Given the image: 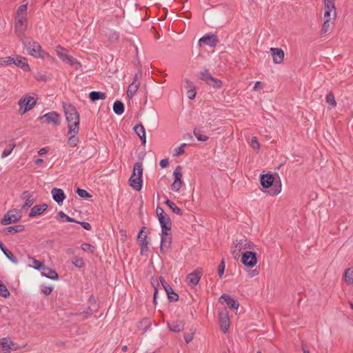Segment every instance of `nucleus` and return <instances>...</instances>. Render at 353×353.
<instances>
[{
	"label": "nucleus",
	"mask_w": 353,
	"mask_h": 353,
	"mask_svg": "<svg viewBox=\"0 0 353 353\" xmlns=\"http://www.w3.org/2000/svg\"><path fill=\"white\" fill-rule=\"evenodd\" d=\"M201 276L202 271L201 269H197L196 271L188 274L186 278L188 285L192 288H194L199 283Z\"/></svg>",
	"instance_id": "nucleus-12"
},
{
	"label": "nucleus",
	"mask_w": 353,
	"mask_h": 353,
	"mask_svg": "<svg viewBox=\"0 0 353 353\" xmlns=\"http://www.w3.org/2000/svg\"><path fill=\"white\" fill-rule=\"evenodd\" d=\"M206 83L215 89L220 88L222 86V81L213 77H212V79Z\"/></svg>",
	"instance_id": "nucleus-41"
},
{
	"label": "nucleus",
	"mask_w": 353,
	"mask_h": 353,
	"mask_svg": "<svg viewBox=\"0 0 353 353\" xmlns=\"http://www.w3.org/2000/svg\"><path fill=\"white\" fill-rule=\"evenodd\" d=\"M142 182V178L137 177L134 173H132L128 181L129 185L137 191L141 190Z\"/></svg>",
	"instance_id": "nucleus-19"
},
{
	"label": "nucleus",
	"mask_w": 353,
	"mask_h": 353,
	"mask_svg": "<svg viewBox=\"0 0 353 353\" xmlns=\"http://www.w3.org/2000/svg\"><path fill=\"white\" fill-rule=\"evenodd\" d=\"M332 25L333 21L332 20H325L321 28V34H325L328 31H330Z\"/></svg>",
	"instance_id": "nucleus-38"
},
{
	"label": "nucleus",
	"mask_w": 353,
	"mask_h": 353,
	"mask_svg": "<svg viewBox=\"0 0 353 353\" xmlns=\"http://www.w3.org/2000/svg\"><path fill=\"white\" fill-rule=\"evenodd\" d=\"M194 334V333L193 332L185 334L184 340L187 343H190L193 339Z\"/></svg>",
	"instance_id": "nucleus-58"
},
{
	"label": "nucleus",
	"mask_w": 353,
	"mask_h": 353,
	"mask_svg": "<svg viewBox=\"0 0 353 353\" xmlns=\"http://www.w3.org/2000/svg\"><path fill=\"white\" fill-rule=\"evenodd\" d=\"M14 58H12L11 57H6L0 59V64L1 65H10L12 63H14Z\"/></svg>",
	"instance_id": "nucleus-51"
},
{
	"label": "nucleus",
	"mask_w": 353,
	"mask_h": 353,
	"mask_svg": "<svg viewBox=\"0 0 353 353\" xmlns=\"http://www.w3.org/2000/svg\"><path fill=\"white\" fill-rule=\"evenodd\" d=\"M78 133L72 132L71 134L68 132V144L71 147H75L79 143V137L77 136Z\"/></svg>",
	"instance_id": "nucleus-32"
},
{
	"label": "nucleus",
	"mask_w": 353,
	"mask_h": 353,
	"mask_svg": "<svg viewBox=\"0 0 353 353\" xmlns=\"http://www.w3.org/2000/svg\"><path fill=\"white\" fill-rule=\"evenodd\" d=\"M57 56L60 59H61L63 61L66 62L67 63L70 64V65H74V64L77 63L78 61L76 59L73 58L72 57L68 55L67 54V51L65 48H62L60 46H58L57 47Z\"/></svg>",
	"instance_id": "nucleus-11"
},
{
	"label": "nucleus",
	"mask_w": 353,
	"mask_h": 353,
	"mask_svg": "<svg viewBox=\"0 0 353 353\" xmlns=\"http://www.w3.org/2000/svg\"><path fill=\"white\" fill-rule=\"evenodd\" d=\"M76 193L81 198L88 199L92 197V195L88 193L86 190L81 189L80 188H77L76 190Z\"/></svg>",
	"instance_id": "nucleus-44"
},
{
	"label": "nucleus",
	"mask_w": 353,
	"mask_h": 353,
	"mask_svg": "<svg viewBox=\"0 0 353 353\" xmlns=\"http://www.w3.org/2000/svg\"><path fill=\"white\" fill-rule=\"evenodd\" d=\"M92 314V310L90 307H88L85 311L80 312L79 315H85V316L83 317V319H85L88 316H91Z\"/></svg>",
	"instance_id": "nucleus-57"
},
{
	"label": "nucleus",
	"mask_w": 353,
	"mask_h": 353,
	"mask_svg": "<svg viewBox=\"0 0 353 353\" xmlns=\"http://www.w3.org/2000/svg\"><path fill=\"white\" fill-rule=\"evenodd\" d=\"M193 134L199 141L205 142L209 139L208 136L202 134L201 130L198 128L194 129Z\"/></svg>",
	"instance_id": "nucleus-35"
},
{
	"label": "nucleus",
	"mask_w": 353,
	"mask_h": 353,
	"mask_svg": "<svg viewBox=\"0 0 353 353\" xmlns=\"http://www.w3.org/2000/svg\"><path fill=\"white\" fill-rule=\"evenodd\" d=\"M21 199H25V203L21 207L22 210H24L26 208H28L32 205V204L34 203V199L33 198L32 195L30 194V193L28 191H24L21 194Z\"/></svg>",
	"instance_id": "nucleus-21"
},
{
	"label": "nucleus",
	"mask_w": 353,
	"mask_h": 353,
	"mask_svg": "<svg viewBox=\"0 0 353 353\" xmlns=\"http://www.w3.org/2000/svg\"><path fill=\"white\" fill-rule=\"evenodd\" d=\"M147 232L148 230L145 227H143L141 228L140 232L138 234L137 239L139 241V243H148L147 239Z\"/></svg>",
	"instance_id": "nucleus-36"
},
{
	"label": "nucleus",
	"mask_w": 353,
	"mask_h": 353,
	"mask_svg": "<svg viewBox=\"0 0 353 353\" xmlns=\"http://www.w3.org/2000/svg\"><path fill=\"white\" fill-rule=\"evenodd\" d=\"M0 248L6 257L13 263L17 264L18 263L17 259L14 256L12 252L9 250L6 247L4 246V244H0Z\"/></svg>",
	"instance_id": "nucleus-31"
},
{
	"label": "nucleus",
	"mask_w": 353,
	"mask_h": 353,
	"mask_svg": "<svg viewBox=\"0 0 353 353\" xmlns=\"http://www.w3.org/2000/svg\"><path fill=\"white\" fill-rule=\"evenodd\" d=\"M224 270H225V262L223 260H222L218 266V274L220 277H221L223 275Z\"/></svg>",
	"instance_id": "nucleus-55"
},
{
	"label": "nucleus",
	"mask_w": 353,
	"mask_h": 353,
	"mask_svg": "<svg viewBox=\"0 0 353 353\" xmlns=\"http://www.w3.org/2000/svg\"><path fill=\"white\" fill-rule=\"evenodd\" d=\"M41 291L44 294L49 295L52 292V288L51 286H43Z\"/></svg>",
	"instance_id": "nucleus-59"
},
{
	"label": "nucleus",
	"mask_w": 353,
	"mask_h": 353,
	"mask_svg": "<svg viewBox=\"0 0 353 353\" xmlns=\"http://www.w3.org/2000/svg\"><path fill=\"white\" fill-rule=\"evenodd\" d=\"M325 11H329L332 13V19L334 20L336 17V10L334 6V0H324Z\"/></svg>",
	"instance_id": "nucleus-25"
},
{
	"label": "nucleus",
	"mask_w": 353,
	"mask_h": 353,
	"mask_svg": "<svg viewBox=\"0 0 353 353\" xmlns=\"http://www.w3.org/2000/svg\"><path fill=\"white\" fill-rule=\"evenodd\" d=\"M161 227V238L160 243H171V220L167 214L158 216Z\"/></svg>",
	"instance_id": "nucleus-2"
},
{
	"label": "nucleus",
	"mask_w": 353,
	"mask_h": 353,
	"mask_svg": "<svg viewBox=\"0 0 353 353\" xmlns=\"http://www.w3.org/2000/svg\"><path fill=\"white\" fill-rule=\"evenodd\" d=\"M139 82H132L129 85L126 92L128 98L132 99L135 95L139 89Z\"/></svg>",
	"instance_id": "nucleus-29"
},
{
	"label": "nucleus",
	"mask_w": 353,
	"mask_h": 353,
	"mask_svg": "<svg viewBox=\"0 0 353 353\" xmlns=\"http://www.w3.org/2000/svg\"><path fill=\"white\" fill-rule=\"evenodd\" d=\"M16 147V143L12 141L10 144H9V148H6L2 154H1V158H5L6 157H8V155H10L12 152V151L13 150V149Z\"/></svg>",
	"instance_id": "nucleus-45"
},
{
	"label": "nucleus",
	"mask_w": 353,
	"mask_h": 353,
	"mask_svg": "<svg viewBox=\"0 0 353 353\" xmlns=\"http://www.w3.org/2000/svg\"><path fill=\"white\" fill-rule=\"evenodd\" d=\"M260 181H261V185L264 188H270V190L268 191V192L270 195L274 196L281 192V184L280 182H279V184H278V185L273 184L274 181V178L272 174H261Z\"/></svg>",
	"instance_id": "nucleus-3"
},
{
	"label": "nucleus",
	"mask_w": 353,
	"mask_h": 353,
	"mask_svg": "<svg viewBox=\"0 0 353 353\" xmlns=\"http://www.w3.org/2000/svg\"><path fill=\"white\" fill-rule=\"evenodd\" d=\"M165 203L172 210L174 213L179 215H182V210L170 199H167L166 201H165Z\"/></svg>",
	"instance_id": "nucleus-34"
},
{
	"label": "nucleus",
	"mask_w": 353,
	"mask_h": 353,
	"mask_svg": "<svg viewBox=\"0 0 353 353\" xmlns=\"http://www.w3.org/2000/svg\"><path fill=\"white\" fill-rule=\"evenodd\" d=\"M344 277L347 283L351 284L353 283V269L348 268L345 271Z\"/></svg>",
	"instance_id": "nucleus-42"
},
{
	"label": "nucleus",
	"mask_w": 353,
	"mask_h": 353,
	"mask_svg": "<svg viewBox=\"0 0 353 353\" xmlns=\"http://www.w3.org/2000/svg\"><path fill=\"white\" fill-rule=\"evenodd\" d=\"M10 293L5 284L0 281V296L7 298L10 296Z\"/></svg>",
	"instance_id": "nucleus-46"
},
{
	"label": "nucleus",
	"mask_w": 353,
	"mask_h": 353,
	"mask_svg": "<svg viewBox=\"0 0 353 353\" xmlns=\"http://www.w3.org/2000/svg\"><path fill=\"white\" fill-rule=\"evenodd\" d=\"M120 236H121L120 240L121 241H128V237H127L126 232L125 230H120Z\"/></svg>",
	"instance_id": "nucleus-63"
},
{
	"label": "nucleus",
	"mask_w": 353,
	"mask_h": 353,
	"mask_svg": "<svg viewBox=\"0 0 353 353\" xmlns=\"http://www.w3.org/2000/svg\"><path fill=\"white\" fill-rule=\"evenodd\" d=\"M187 145L186 143H182L179 147L176 148L174 150V156H179L184 153L183 148Z\"/></svg>",
	"instance_id": "nucleus-52"
},
{
	"label": "nucleus",
	"mask_w": 353,
	"mask_h": 353,
	"mask_svg": "<svg viewBox=\"0 0 353 353\" xmlns=\"http://www.w3.org/2000/svg\"><path fill=\"white\" fill-rule=\"evenodd\" d=\"M17 345L9 337L0 339V352L2 353H10L12 350H16Z\"/></svg>",
	"instance_id": "nucleus-8"
},
{
	"label": "nucleus",
	"mask_w": 353,
	"mask_h": 353,
	"mask_svg": "<svg viewBox=\"0 0 353 353\" xmlns=\"http://www.w3.org/2000/svg\"><path fill=\"white\" fill-rule=\"evenodd\" d=\"M89 98L92 102L104 100L106 98V94L100 91H92L89 94Z\"/></svg>",
	"instance_id": "nucleus-28"
},
{
	"label": "nucleus",
	"mask_w": 353,
	"mask_h": 353,
	"mask_svg": "<svg viewBox=\"0 0 353 353\" xmlns=\"http://www.w3.org/2000/svg\"><path fill=\"white\" fill-rule=\"evenodd\" d=\"M188 97L190 99H194L196 97V91L194 89H190L187 92Z\"/></svg>",
	"instance_id": "nucleus-61"
},
{
	"label": "nucleus",
	"mask_w": 353,
	"mask_h": 353,
	"mask_svg": "<svg viewBox=\"0 0 353 353\" xmlns=\"http://www.w3.org/2000/svg\"><path fill=\"white\" fill-rule=\"evenodd\" d=\"M35 78L37 81H47L49 79L48 76L43 74H37Z\"/></svg>",
	"instance_id": "nucleus-60"
},
{
	"label": "nucleus",
	"mask_w": 353,
	"mask_h": 353,
	"mask_svg": "<svg viewBox=\"0 0 353 353\" xmlns=\"http://www.w3.org/2000/svg\"><path fill=\"white\" fill-rule=\"evenodd\" d=\"M132 173H134L137 177L142 178L143 168L141 163L137 162L134 164Z\"/></svg>",
	"instance_id": "nucleus-37"
},
{
	"label": "nucleus",
	"mask_w": 353,
	"mask_h": 353,
	"mask_svg": "<svg viewBox=\"0 0 353 353\" xmlns=\"http://www.w3.org/2000/svg\"><path fill=\"white\" fill-rule=\"evenodd\" d=\"M72 263L75 267L79 268H81L85 265L84 261L82 258L75 257L72 259Z\"/></svg>",
	"instance_id": "nucleus-49"
},
{
	"label": "nucleus",
	"mask_w": 353,
	"mask_h": 353,
	"mask_svg": "<svg viewBox=\"0 0 353 353\" xmlns=\"http://www.w3.org/2000/svg\"><path fill=\"white\" fill-rule=\"evenodd\" d=\"M29 259L30 261H32V262L33 263L32 265H30V267L33 268L34 269L37 270H43L45 268V265L42 262H41L32 257H29Z\"/></svg>",
	"instance_id": "nucleus-40"
},
{
	"label": "nucleus",
	"mask_w": 353,
	"mask_h": 353,
	"mask_svg": "<svg viewBox=\"0 0 353 353\" xmlns=\"http://www.w3.org/2000/svg\"><path fill=\"white\" fill-rule=\"evenodd\" d=\"M25 227L23 225H17L14 226H9L3 229V232L6 234H15L19 232H21L24 230Z\"/></svg>",
	"instance_id": "nucleus-30"
},
{
	"label": "nucleus",
	"mask_w": 353,
	"mask_h": 353,
	"mask_svg": "<svg viewBox=\"0 0 353 353\" xmlns=\"http://www.w3.org/2000/svg\"><path fill=\"white\" fill-rule=\"evenodd\" d=\"M21 211L17 209H12L8 211L3 216V218L1 219V223L3 225H9L11 223H17L21 219Z\"/></svg>",
	"instance_id": "nucleus-5"
},
{
	"label": "nucleus",
	"mask_w": 353,
	"mask_h": 353,
	"mask_svg": "<svg viewBox=\"0 0 353 353\" xmlns=\"http://www.w3.org/2000/svg\"><path fill=\"white\" fill-rule=\"evenodd\" d=\"M241 262L245 266L253 268L257 263L256 252L246 251L242 254Z\"/></svg>",
	"instance_id": "nucleus-10"
},
{
	"label": "nucleus",
	"mask_w": 353,
	"mask_h": 353,
	"mask_svg": "<svg viewBox=\"0 0 353 353\" xmlns=\"http://www.w3.org/2000/svg\"><path fill=\"white\" fill-rule=\"evenodd\" d=\"M168 329L173 332H180L184 329V323L182 321L173 320L167 323Z\"/></svg>",
	"instance_id": "nucleus-18"
},
{
	"label": "nucleus",
	"mask_w": 353,
	"mask_h": 353,
	"mask_svg": "<svg viewBox=\"0 0 353 353\" xmlns=\"http://www.w3.org/2000/svg\"><path fill=\"white\" fill-rule=\"evenodd\" d=\"M81 249L83 251L92 253L95 250V246L93 244H81Z\"/></svg>",
	"instance_id": "nucleus-50"
},
{
	"label": "nucleus",
	"mask_w": 353,
	"mask_h": 353,
	"mask_svg": "<svg viewBox=\"0 0 353 353\" xmlns=\"http://www.w3.org/2000/svg\"><path fill=\"white\" fill-rule=\"evenodd\" d=\"M108 39L111 42L116 41L119 39V34L115 31H112L108 35Z\"/></svg>",
	"instance_id": "nucleus-53"
},
{
	"label": "nucleus",
	"mask_w": 353,
	"mask_h": 353,
	"mask_svg": "<svg viewBox=\"0 0 353 353\" xmlns=\"http://www.w3.org/2000/svg\"><path fill=\"white\" fill-rule=\"evenodd\" d=\"M18 103L19 105V113L23 114L34 107L37 103V99L30 96H26L23 99H21Z\"/></svg>",
	"instance_id": "nucleus-7"
},
{
	"label": "nucleus",
	"mask_w": 353,
	"mask_h": 353,
	"mask_svg": "<svg viewBox=\"0 0 353 353\" xmlns=\"http://www.w3.org/2000/svg\"><path fill=\"white\" fill-rule=\"evenodd\" d=\"M173 175L174 176V181L171 185V189L174 192H178L183 184L182 181V168L180 165H178L173 173Z\"/></svg>",
	"instance_id": "nucleus-9"
},
{
	"label": "nucleus",
	"mask_w": 353,
	"mask_h": 353,
	"mask_svg": "<svg viewBox=\"0 0 353 353\" xmlns=\"http://www.w3.org/2000/svg\"><path fill=\"white\" fill-rule=\"evenodd\" d=\"M251 145L254 149L259 150L260 148V144L258 141V139L256 137H252L251 139Z\"/></svg>",
	"instance_id": "nucleus-54"
},
{
	"label": "nucleus",
	"mask_w": 353,
	"mask_h": 353,
	"mask_svg": "<svg viewBox=\"0 0 353 353\" xmlns=\"http://www.w3.org/2000/svg\"><path fill=\"white\" fill-rule=\"evenodd\" d=\"M28 2L21 4L17 8L15 19H27V6Z\"/></svg>",
	"instance_id": "nucleus-27"
},
{
	"label": "nucleus",
	"mask_w": 353,
	"mask_h": 353,
	"mask_svg": "<svg viewBox=\"0 0 353 353\" xmlns=\"http://www.w3.org/2000/svg\"><path fill=\"white\" fill-rule=\"evenodd\" d=\"M14 64L18 67L22 68L24 71H28L30 70V66L28 63V61L25 57H17L14 59Z\"/></svg>",
	"instance_id": "nucleus-24"
},
{
	"label": "nucleus",
	"mask_w": 353,
	"mask_h": 353,
	"mask_svg": "<svg viewBox=\"0 0 353 353\" xmlns=\"http://www.w3.org/2000/svg\"><path fill=\"white\" fill-rule=\"evenodd\" d=\"M201 77L200 79L202 81H205V83H208L210 79H212V76L211 75L210 71L208 69H205L203 71L200 72Z\"/></svg>",
	"instance_id": "nucleus-43"
},
{
	"label": "nucleus",
	"mask_w": 353,
	"mask_h": 353,
	"mask_svg": "<svg viewBox=\"0 0 353 353\" xmlns=\"http://www.w3.org/2000/svg\"><path fill=\"white\" fill-rule=\"evenodd\" d=\"M270 52L273 57L274 63H281L284 59V52L282 49L278 48H271Z\"/></svg>",
	"instance_id": "nucleus-17"
},
{
	"label": "nucleus",
	"mask_w": 353,
	"mask_h": 353,
	"mask_svg": "<svg viewBox=\"0 0 353 353\" xmlns=\"http://www.w3.org/2000/svg\"><path fill=\"white\" fill-rule=\"evenodd\" d=\"M159 164L162 168H165L168 165L169 161L168 159H161Z\"/></svg>",
	"instance_id": "nucleus-64"
},
{
	"label": "nucleus",
	"mask_w": 353,
	"mask_h": 353,
	"mask_svg": "<svg viewBox=\"0 0 353 353\" xmlns=\"http://www.w3.org/2000/svg\"><path fill=\"white\" fill-rule=\"evenodd\" d=\"M41 123L50 124L52 123L53 125H59L61 123V116L59 114L54 111L49 112L39 118Z\"/></svg>",
	"instance_id": "nucleus-6"
},
{
	"label": "nucleus",
	"mask_w": 353,
	"mask_h": 353,
	"mask_svg": "<svg viewBox=\"0 0 353 353\" xmlns=\"http://www.w3.org/2000/svg\"><path fill=\"white\" fill-rule=\"evenodd\" d=\"M43 272L41 273L42 276L46 277L51 280H57L59 279L58 274L52 269L47 268L43 269Z\"/></svg>",
	"instance_id": "nucleus-26"
},
{
	"label": "nucleus",
	"mask_w": 353,
	"mask_h": 353,
	"mask_svg": "<svg viewBox=\"0 0 353 353\" xmlns=\"http://www.w3.org/2000/svg\"><path fill=\"white\" fill-rule=\"evenodd\" d=\"M199 43L201 46L204 44L210 47H214L217 43V39L214 34H207L201 37Z\"/></svg>",
	"instance_id": "nucleus-16"
},
{
	"label": "nucleus",
	"mask_w": 353,
	"mask_h": 353,
	"mask_svg": "<svg viewBox=\"0 0 353 353\" xmlns=\"http://www.w3.org/2000/svg\"><path fill=\"white\" fill-rule=\"evenodd\" d=\"M219 316L220 327L224 333H227L230 325L228 314L221 312L219 313Z\"/></svg>",
	"instance_id": "nucleus-15"
},
{
	"label": "nucleus",
	"mask_w": 353,
	"mask_h": 353,
	"mask_svg": "<svg viewBox=\"0 0 353 353\" xmlns=\"http://www.w3.org/2000/svg\"><path fill=\"white\" fill-rule=\"evenodd\" d=\"M326 102L327 103H329L330 105H331L332 107H336V100H335V97H334V95L332 92H330L327 95H326Z\"/></svg>",
	"instance_id": "nucleus-48"
},
{
	"label": "nucleus",
	"mask_w": 353,
	"mask_h": 353,
	"mask_svg": "<svg viewBox=\"0 0 353 353\" xmlns=\"http://www.w3.org/2000/svg\"><path fill=\"white\" fill-rule=\"evenodd\" d=\"M134 130L138 137L145 134V128L141 123H138L134 127Z\"/></svg>",
	"instance_id": "nucleus-47"
},
{
	"label": "nucleus",
	"mask_w": 353,
	"mask_h": 353,
	"mask_svg": "<svg viewBox=\"0 0 353 353\" xmlns=\"http://www.w3.org/2000/svg\"><path fill=\"white\" fill-rule=\"evenodd\" d=\"M63 108L65 119L68 123L69 133H78L79 131L80 118L77 110L74 105L64 103H63Z\"/></svg>",
	"instance_id": "nucleus-1"
},
{
	"label": "nucleus",
	"mask_w": 353,
	"mask_h": 353,
	"mask_svg": "<svg viewBox=\"0 0 353 353\" xmlns=\"http://www.w3.org/2000/svg\"><path fill=\"white\" fill-rule=\"evenodd\" d=\"M27 30V19H15L14 31L17 35L23 39L24 32Z\"/></svg>",
	"instance_id": "nucleus-13"
},
{
	"label": "nucleus",
	"mask_w": 353,
	"mask_h": 353,
	"mask_svg": "<svg viewBox=\"0 0 353 353\" xmlns=\"http://www.w3.org/2000/svg\"><path fill=\"white\" fill-rule=\"evenodd\" d=\"M113 111L116 114H122L124 112L123 103L121 101H116L113 104Z\"/></svg>",
	"instance_id": "nucleus-33"
},
{
	"label": "nucleus",
	"mask_w": 353,
	"mask_h": 353,
	"mask_svg": "<svg viewBox=\"0 0 353 353\" xmlns=\"http://www.w3.org/2000/svg\"><path fill=\"white\" fill-rule=\"evenodd\" d=\"M47 208L48 205L46 203L34 205L32 208L29 213V216L34 217L37 215H40L47 209Z\"/></svg>",
	"instance_id": "nucleus-23"
},
{
	"label": "nucleus",
	"mask_w": 353,
	"mask_h": 353,
	"mask_svg": "<svg viewBox=\"0 0 353 353\" xmlns=\"http://www.w3.org/2000/svg\"><path fill=\"white\" fill-rule=\"evenodd\" d=\"M76 223H78V224H80L83 228H84L85 230H91V225L88 223V222H84V221H75Z\"/></svg>",
	"instance_id": "nucleus-56"
},
{
	"label": "nucleus",
	"mask_w": 353,
	"mask_h": 353,
	"mask_svg": "<svg viewBox=\"0 0 353 353\" xmlns=\"http://www.w3.org/2000/svg\"><path fill=\"white\" fill-rule=\"evenodd\" d=\"M53 199L59 203H61L65 199V195L63 190L60 188H53L51 191Z\"/></svg>",
	"instance_id": "nucleus-20"
},
{
	"label": "nucleus",
	"mask_w": 353,
	"mask_h": 353,
	"mask_svg": "<svg viewBox=\"0 0 353 353\" xmlns=\"http://www.w3.org/2000/svg\"><path fill=\"white\" fill-rule=\"evenodd\" d=\"M159 280L163 289L167 293L168 299L170 301H177L179 299V295L173 291L172 287L163 277H160Z\"/></svg>",
	"instance_id": "nucleus-14"
},
{
	"label": "nucleus",
	"mask_w": 353,
	"mask_h": 353,
	"mask_svg": "<svg viewBox=\"0 0 353 353\" xmlns=\"http://www.w3.org/2000/svg\"><path fill=\"white\" fill-rule=\"evenodd\" d=\"M23 45L27 49L28 53L34 57L43 59L45 56L49 57V54L46 53L41 49V46L37 42H27L23 41Z\"/></svg>",
	"instance_id": "nucleus-4"
},
{
	"label": "nucleus",
	"mask_w": 353,
	"mask_h": 353,
	"mask_svg": "<svg viewBox=\"0 0 353 353\" xmlns=\"http://www.w3.org/2000/svg\"><path fill=\"white\" fill-rule=\"evenodd\" d=\"M57 218L59 219L62 222H75L76 221L68 216L67 214H65L63 212L60 211L57 214Z\"/></svg>",
	"instance_id": "nucleus-39"
},
{
	"label": "nucleus",
	"mask_w": 353,
	"mask_h": 353,
	"mask_svg": "<svg viewBox=\"0 0 353 353\" xmlns=\"http://www.w3.org/2000/svg\"><path fill=\"white\" fill-rule=\"evenodd\" d=\"M220 299H223L226 304L232 309L237 310L239 308V302L226 294H223Z\"/></svg>",
	"instance_id": "nucleus-22"
},
{
	"label": "nucleus",
	"mask_w": 353,
	"mask_h": 353,
	"mask_svg": "<svg viewBox=\"0 0 353 353\" xmlns=\"http://www.w3.org/2000/svg\"><path fill=\"white\" fill-rule=\"evenodd\" d=\"M263 83L261 81H256L254 84V86L253 88L254 90H259L263 89Z\"/></svg>",
	"instance_id": "nucleus-62"
}]
</instances>
